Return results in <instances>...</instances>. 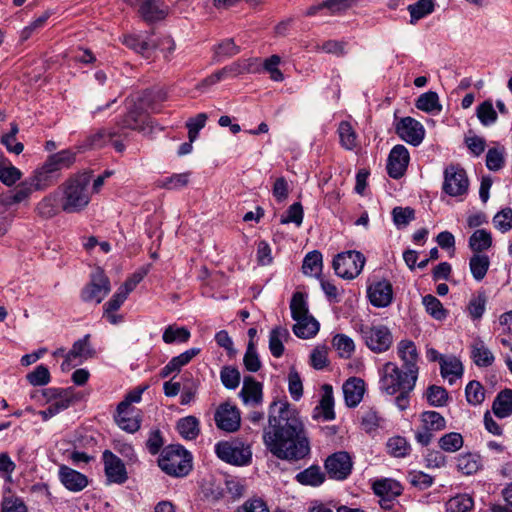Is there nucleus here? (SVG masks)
Wrapping results in <instances>:
<instances>
[{
    "mask_svg": "<svg viewBox=\"0 0 512 512\" xmlns=\"http://www.w3.org/2000/svg\"><path fill=\"white\" fill-rule=\"evenodd\" d=\"M481 467L480 456L473 453L459 455L457 458V468L464 475H472Z\"/></svg>",
    "mask_w": 512,
    "mask_h": 512,
    "instance_id": "e433bc0d",
    "label": "nucleus"
},
{
    "mask_svg": "<svg viewBox=\"0 0 512 512\" xmlns=\"http://www.w3.org/2000/svg\"><path fill=\"white\" fill-rule=\"evenodd\" d=\"M388 453L397 458L405 457L410 452V445L404 437L395 436L390 438L386 444Z\"/></svg>",
    "mask_w": 512,
    "mask_h": 512,
    "instance_id": "864d4df0",
    "label": "nucleus"
},
{
    "mask_svg": "<svg viewBox=\"0 0 512 512\" xmlns=\"http://www.w3.org/2000/svg\"><path fill=\"white\" fill-rule=\"evenodd\" d=\"M75 159L76 154L69 149H65L48 156L44 164L59 178L60 171L72 166Z\"/></svg>",
    "mask_w": 512,
    "mask_h": 512,
    "instance_id": "393cba45",
    "label": "nucleus"
},
{
    "mask_svg": "<svg viewBox=\"0 0 512 512\" xmlns=\"http://www.w3.org/2000/svg\"><path fill=\"white\" fill-rule=\"evenodd\" d=\"M364 255L358 251H346L339 253L333 259V269L335 273L344 279H354L357 277L365 265Z\"/></svg>",
    "mask_w": 512,
    "mask_h": 512,
    "instance_id": "0eeeda50",
    "label": "nucleus"
},
{
    "mask_svg": "<svg viewBox=\"0 0 512 512\" xmlns=\"http://www.w3.org/2000/svg\"><path fill=\"white\" fill-rule=\"evenodd\" d=\"M226 496L231 500H236L244 495L245 484L242 479L230 477L223 480Z\"/></svg>",
    "mask_w": 512,
    "mask_h": 512,
    "instance_id": "680f3d73",
    "label": "nucleus"
},
{
    "mask_svg": "<svg viewBox=\"0 0 512 512\" xmlns=\"http://www.w3.org/2000/svg\"><path fill=\"white\" fill-rule=\"evenodd\" d=\"M397 355L403 363V368L406 371H413L414 375L418 377L419 367V353L415 343L411 340L404 339L397 344Z\"/></svg>",
    "mask_w": 512,
    "mask_h": 512,
    "instance_id": "f3484780",
    "label": "nucleus"
},
{
    "mask_svg": "<svg viewBox=\"0 0 512 512\" xmlns=\"http://www.w3.org/2000/svg\"><path fill=\"white\" fill-rule=\"evenodd\" d=\"M417 379L413 371L401 370L396 363L386 362L379 369V390L390 396L402 390L413 391Z\"/></svg>",
    "mask_w": 512,
    "mask_h": 512,
    "instance_id": "7ed1b4c3",
    "label": "nucleus"
},
{
    "mask_svg": "<svg viewBox=\"0 0 512 512\" xmlns=\"http://www.w3.org/2000/svg\"><path fill=\"white\" fill-rule=\"evenodd\" d=\"M474 506V501L468 494H459L450 498L446 504V512H469Z\"/></svg>",
    "mask_w": 512,
    "mask_h": 512,
    "instance_id": "c03bdc74",
    "label": "nucleus"
},
{
    "mask_svg": "<svg viewBox=\"0 0 512 512\" xmlns=\"http://www.w3.org/2000/svg\"><path fill=\"white\" fill-rule=\"evenodd\" d=\"M314 419H322L324 421H331L335 419L334 412V396L332 386L324 384L322 386V395L319 404L313 411Z\"/></svg>",
    "mask_w": 512,
    "mask_h": 512,
    "instance_id": "a211bd4d",
    "label": "nucleus"
},
{
    "mask_svg": "<svg viewBox=\"0 0 512 512\" xmlns=\"http://www.w3.org/2000/svg\"><path fill=\"white\" fill-rule=\"evenodd\" d=\"M200 348H190L178 356L173 357L161 370L162 378L168 377L173 372H179L181 368L187 365L194 357L200 353Z\"/></svg>",
    "mask_w": 512,
    "mask_h": 512,
    "instance_id": "a878e982",
    "label": "nucleus"
},
{
    "mask_svg": "<svg viewBox=\"0 0 512 512\" xmlns=\"http://www.w3.org/2000/svg\"><path fill=\"white\" fill-rule=\"evenodd\" d=\"M396 134L408 144L418 146L424 139L423 125L412 117H404L395 123Z\"/></svg>",
    "mask_w": 512,
    "mask_h": 512,
    "instance_id": "9d476101",
    "label": "nucleus"
},
{
    "mask_svg": "<svg viewBox=\"0 0 512 512\" xmlns=\"http://www.w3.org/2000/svg\"><path fill=\"white\" fill-rule=\"evenodd\" d=\"M43 396L50 402L56 414L69 408L73 402L72 392L67 389L47 388L43 391Z\"/></svg>",
    "mask_w": 512,
    "mask_h": 512,
    "instance_id": "412c9836",
    "label": "nucleus"
},
{
    "mask_svg": "<svg viewBox=\"0 0 512 512\" xmlns=\"http://www.w3.org/2000/svg\"><path fill=\"white\" fill-rule=\"evenodd\" d=\"M494 227L502 233L512 229V209L504 208L493 217Z\"/></svg>",
    "mask_w": 512,
    "mask_h": 512,
    "instance_id": "338daca9",
    "label": "nucleus"
},
{
    "mask_svg": "<svg viewBox=\"0 0 512 512\" xmlns=\"http://www.w3.org/2000/svg\"><path fill=\"white\" fill-rule=\"evenodd\" d=\"M501 332L500 343L512 351V311L502 314L499 318Z\"/></svg>",
    "mask_w": 512,
    "mask_h": 512,
    "instance_id": "09e8293b",
    "label": "nucleus"
},
{
    "mask_svg": "<svg viewBox=\"0 0 512 512\" xmlns=\"http://www.w3.org/2000/svg\"><path fill=\"white\" fill-rule=\"evenodd\" d=\"M322 266V254L315 250L309 252L305 256L303 260L302 271L305 275L308 276H319L322 271Z\"/></svg>",
    "mask_w": 512,
    "mask_h": 512,
    "instance_id": "a19ab883",
    "label": "nucleus"
},
{
    "mask_svg": "<svg viewBox=\"0 0 512 512\" xmlns=\"http://www.w3.org/2000/svg\"><path fill=\"white\" fill-rule=\"evenodd\" d=\"M367 295L371 304L378 308H384L393 300L391 283L386 279L374 281L368 285Z\"/></svg>",
    "mask_w": 512,
    "mask_h": 512,
    "instance_id": "4468645a",
    "label": "nucleus"
},
{
    "mask_svg": "<svg viewBox=\"0 0 512 512\" xmlns=\"http://www.w3.org/2000/svg\"><path fill=\"white\" fill-rule=\"evenodd\" d=\"M295 478L302 485L317 487L324 482L325 475L319 466L313 465L299 472Z\"/></svg>",
    "mask_w": 512,
    "mask_h": 512,
    "instance_id": "f704fd0d",
    "label": "nucleus"
},
{
    "mask_svg": "<svg viewBox=\"0 0 512 512\" xmlns=\"http://www.w3.org/2000/svg\"><path fill=\"white\" fill-rule=\"evenodd\" d=\"M410 156L408 149L404 145L394 146L388 156L387 172L394 179L401 178L409 164Z\"/></svg>",
    "mask_w": 512,
    "mask_h": 512,
    "instance_id": "2eb2a0df",
    "label": "nucleus"
},
{
    "mask_svg": "<svg viewBox=\"0 0 512 512\" xmlns=\"http://www.w3.org/2000/svg\"><path fill=\"white\" fill-rule=\"evenodd\" d=\"M422 303L426 309V312L436 320H442L446 317L447 311L435 296L430 294L424 296Z\"/></svg>",
    "mask_w": 512,
    "mask_h": 512,
    "instance_id": "4d7b16f0",
    "label": "nucleus"
},
{
    "mask_svg": "<svg viewBox=\"0 0 512 512\" xmlns=\"http://www.w3.org/2000/svg\"><path fill=\"white\" fill-rule=\"evenodd\" d=\"M373 491L382 497L398 496L401 494V486L391 479L378 480L373 484Z\"/></svg>",
    "mask_w": 512,
    "mask_h": 512,
    "instance_id": "8fccbe9b",
    "label": "nucleus"
},
{
    "mask_svg": "<svg viewBox=\"0 0 512 512\" xmlns=\"http://www.w3.org/2000/svg\"><path fill=\"white\" fill-rule=\"evenodd\" d=\"M471 357L478 367L491 366L495 360L492 351L480 338L475 339L471 344Z\"/></svg>",
    "mask_w": 512,
    "mask_h": 512,
    "instance_id": "cd10ccee",
    "label": "nucleus"
},
{
    "mask_svg": "<svg viewBox=\"0 0 512 512\" xmlns=\"http://www.w3.org/2000/svg\"><path fill=\"white\" fill-rule=\"evenodd\" d=\"M466 399L471 405H479L484 401L485 391L478 381H470L465 389Z\"/></svg>",
    "mask_w": 512,
    "mask_h": 512,
    "instance_id": "0e129e2a",
    "label": "nucleus"
},
{
    "mask_svg": "<svg viewBox=\"0 0 512 512\" xmlns=\"http://www.w3.org/2000/svg\"><path fill=\"white\" fill-rule=\"evenodd\" d=\"M239 395L244 404L257 406L263 400L262 384L252 377H245Z\"/></svg>",
    "mask_w": 512,
    "mask_h": 512,
    "instance_id": "b1692460",
    "label": "nucleus"
},
{
    "mask_svg": "<svg viewBox=\"0 0 512 512\" xmlns=\"http://www.w3.org/2000/svg\"><path fill=\"white\" fill-rule=\"evenodd\" d=\"M127 2L131 6H138V13L146 22L162 20L168 14V9L162 5L161 0H127Z\"/></svg>",
    "mask_w": 512,
    "mask_h": 512,
    "instance_id": "dca6fc26",
    "label": "nucleus"
},
{
    "mask_svg": "<svg viewBox=\"0 0 512 512\" xmlns=\"http://www.w3.org/2000/svg\"><path fill=\"white\" fill-rule=\"evenodd\" d=\"M190 173L173 174L157 181V187L168 190H179L189 183Z\"/></svg>",
    "mask_w": 512,
    "mask_h": 512,
    "instance_id": "de8ad7c7",
    "label": "nucleus"
},
{
    "mask_svg": "<svg viewBox=\"0 0 512 512\" xmlns=\"http://www.w3.org/2000/svg\"><path fill=\"white\" fill-rule=\"evenodd\" d=\"M190 338V332L184 327H177L175 325L168 326L162 335V339L166 344L174 342L185 343Z\"/></svg>",
    "mask_w": 512,
    "mask_h": 512,
    "instance_id": "5fc2aeb1",
    "label": "nucleus"
},
{
    "mask_svg": "<svg viewBox=\"0 0 512 512\" xmlns=\"http://www.w3.org/2000/svg\"><path fill=\"white\" fill-rule=\"evenodd\" d=\"M220 379L225 388L234 390L240 384V372L232 366H224L220 371Z\"/></svg>",
    "mask_w": 512,
    "mask_h": 512,
    "instance_id": "052dcab7",
    "label": "nucleus"
},
{
    "mask_svg": "<svg viewBox=\"0 0 512 512\" xmlns=\"http://www.w3.org/2000/svg\"><path fill=\"white\" fill-rule=\"evenodd\" d=\"M89 338L90 335H85L83 338L77 340L69 351L70 355H73L76 359H80L79 363L91 358L94 354V351L90 346Z\"/></svg>",
    "mask_w": 512,
    "mask_h": 512,
    "instance_id": "6e6d98bb",
    "label": "nucleus"
},
{
    "mask_svg": "<svg viewBox=\"0 0 512 512\" xmlns=\"http://www.w3.org/2000/svg\"><path fill=\"white\" fill-rule=\"evenodd\" d=\"M22 178V172L7 159L0 161V181L11 187Z\"/></svg>",
    "mask_w": 512,
    "mask_h": 512,
    "instance_id": "58836bf2",
    "label": "nucleus"
},
{
    "mask_svg": "<svg viewBox=\"0 0 512 512\" xmlns=\"http://www.w3.org/2000/svg\"><path fill=\"white\" fill-rule=\"evenodd\" d=\"M440 369L442 377L448 379L449 384H453L463 374L462 363L455 357L441 358Z\"/></svg>",
    "mask_w": 512,
    "mask_h": 512,
    "instance_id": "473e14b6",
    "label": "nucleus"
},
{
    "mask_svg": "<svg viewBox=\"0 0 512 512\" xmlns=\"http://www.w3.org/2000/svg\"><path fill=\"white\" fill-rule=\"evenodd\" d=\"M422 426L431 431L438 432L444 430L446 427L445 418L436 411H425L421 414Z\"/></svg>",
    "mask_w": 512,
    "mask_h": 512,
    "instance_id": "37998d69",
    "label": "nucleus"
},
{
    "mask_svg": "<svg viewBox=\"0 0 512 512\" xmlns=\"http://www.w3.org/2000/svg\"><path fill=\"white\" fill-rule=\"evenodd\" d=\"M359 331L366 346L375 353L385 352L392 345V333L385 325H361Z\"/></svg>",
    "mask_w": 512,
    "mask_h": 512,
    "instance_id": "423d86ee",
    "label": "nucleus"
},
{
    "mask_svg": "<svg viewBox=\"0 0 512 512\" xmlns=\"http://www.w3.org/2000/svg\"><path fill=\"white\" fill-rule=\"evenodd\" d=\"M492 246V235L485 229H478L469 238V247L475 252L480 254L481 252L488 250Z\"/></svg>",
    "mask_w": 512,
    "mask_h": 512,
    "instance_id": "c9c22d12",
    "label": "nucleus"
},
{
    "mask_svg": "<svg viewBox=\"0 0 512 512\" xmlns=\"http://www.w3.org/2000/svg\"><path fill=\"white\" fill-rule=\"evenodd\" d=\"M352 467L351 457L344 451L330 455L325 461L327 473L336 480H345L351 474Z\"/></svg>",
    "mask_w": 512,
    "mask_h": 512,
    "instance_id": "9b49d317",
    "label": "nucleus"
},
{
    "mask_svg": "<svg viewBox=\"0 0 512 512\" xmlns=\"http://www.w3.org/2000/svg\"><path fill=\"white\" fill-rule=\"evenodd\" d=\"M280 63L281 58L278 55H272L262 61V70L269 73L270 78L276 82H281L284 80L283 73L278 69Z\"/></svg>",
    "mask_w": 512,
    "mask_h": 512,
    "instance_id": "69168bd1",
    "label": "nucleus"
},
{
    "mask_svg": "<svg viewBox=\"0 0 512 512\" xmlns=\"http://www.w3.org/2000/svg\"><path fill=\"white\" fill-rule=\"evenodd\" d=\"M263 443L280 460L298 461L310 453V442L303 421L287 401L275 400L269 405Z\"/></svg>",
    "mask_w": 512,
    "mask_h": 512,
    "instance_id": "f257e3e1",
    "label": "nucleus"
},
{
    "mask_svg": "<svg viewBox=\"0 0 512 512\" xmlns=\"http://www.w3.org/2000/svg\"><path fill=\"white\" fill-rule=\"evenodd\" d=\"M343 394L348 407H356L363 399L365 382L361 378L351 377L343 384Z\"/></svg>",
    "mask_w": 512,
    "mask_h": 512,
    "instance_id": "aec40b11",
    "label": "nucleus"
},
{
    "mask_svg": "<svg viewBox=\"0 0 512 512\" xmlns=\"http://www.w3.org/2000/svg\"><path fill=\"white\" fill-rule=\"evenodd\" d=\"M434 1L433 0H419L414 4L408 6V11L410 13V23L415 24L420 19L426 17L434 11Z\"/></svg>",
    "mask_w": 512,
    "mask_h": 512,
    "instance_id": "79ce46f5",
    "label": "nucleus"
},
{
    "mask_svg": "<svg viewBox=\"0 0 512 512\" xmlns=\"http://www.w3.org/2000/svg\"><path fill=\"white\" fill-rule=\"evenodd\" d=\"M290 310L293 320H298L310 315L305 295L302 292L293 294L290 302Z\"/></svg>",
    "mask_w": 512,
    "mask_h": 512,
    "instance_id": "603ef678",
    "label": "nucleus"
},
{
    "mask_svg": "<svg viewBox=\"0 0 512 512\" xmlns=\"http://www.w3.org/2000/svg\"><path fill=\"white\" fill-rule=\"evenodd\" d=\"M426 398L431 406L442 407L448 400V393L441 386L431 385L427 389Z\"/></svg>",
    "mask_w": 512,
    "mask_h": 512,
    "instance_id": "e2e57ef3",
    "label": "nucleus"
},
{
    "mask_svg": "<svg viewBox=\"0 0 512 512\" xmlns=\"http://www.w3.org/2000/svg\"><path fill=\"white\" fill-rule=\"evenodd\" d=\"M463 446V437L460 433L450 432L439 439V447L446 452H456Z\"/></svg>",
    "mask_w": 512,
    "mask_h": 512,
    "instance_id": "bf43d9fd",
    "label": "nucleus"
},
{
    "mask_svg": "<svg viewBox=\"0 0 512 512\" xmlns=\"http://www.w3.org/2000/svg\"><path fill=\"white\" fill-rule=\"evenodd\" d=\"M492 410L499 418H505L512 414V390L505 389L495 398Z\"/></svg>",
    "mask_w": 512,
    "mask_h": 512,
    "instance_id": "2f4dec72",
    "label": "nucleus"
},
{
    "mask_svg": "<svg viewBox=\"0 0 512 512\" xmlns=\"http://www.w3.org/2000/svg\"><path fill=\"white\" fill-rule=\"evenodd\" d=\"M115 421L122 430L129 433H134L140 428V420L134 408L117 406Z\"/></svg>",
    "mask_w": 512,
    "mask_h": 512,
    "instance_id": "bb28decb",
    "label": "nucleus"
},
{
    "mask_svg": "<svg viewBox=\"0 0 512 512\" xmlns=\"http://www.w3.org/2000/svg\"><path fill=\"white\" fill-rule=\"evenodd\" d=\"M416 107L424 112L431 113L434 111H441L442 106L439 102V97L436 92L428 91L419 96L416 101Z\"/></svg>",
    "mask_w": 512,
    "mask_h": 512,
    "instance_id": "49530a36",
    "label": "nucleus"
},
{
    "mask_svg": "<svg viewBox=\"0 0 512 512\" xmlns=\"http://www.w3.org/2000/svg\"><path fill=\"white\" fill-rule=\"evenodd\" d=\"M490 266L489 257L483 254H474L469 261L470 271L476 281H481L487 274Z\"/></svg>",
    "mask_w": 512,
    "mask_h": 512,
    "instance_id": "ea45409f",
    "label": "nucleus"
},
{
    "mask_svg": "<svg viewBox=\"0 0 512 512\" xmlns=\"http://www.w3.org/2000/svg\"><path fill=\"white\" fill-rule=\"evenodd\" d=\"M477 117L482 125L490 126L497 121V113L490 100L482 102L476 111Z\"/></svg>",
    "mask_w": 512,
    "mask_h": 512,
    "instance_id": "13d9d810",
    "label": "nucleus"
},
{
    "mask_svg": "<svg viewBox=\"0 0 512 512\" xmlns=\"http://www.w3.org/2000/svg\"><path fill=\"white\" fill-rule=\"evenodd\" d=\"M105 475L110 483L123 484L128 479L125 463L110 450L102 454Z\"/></svg>",
    "mask_w": 512,
    "mask_h": 512,
    "instance_id": "ddd939ff",
    "label": "nucleus"
},
{
    "mask_svg": "<svg viewBox=\"0 0 512 512\" xmlns=\"http://www.w3.org/2000/svg\"><path fill=\"white\" fill-rule=\"evenodd\" d=\"M338 134L340 143L345 149L352 150L357 146V135L349 122H340L338 127Z\"/></svg>",
    "mask_w": 512,
    "mask_h": 512,
    "instance_id": "3c124183",
    "label": "nucleus"
},
{
    "mask_svg": "<svg viewBox=\"0 0 512 512\" xmlns=\"http://www.w3.org/2000/svg\"><path fill=\"white\" fill-rule=\"evenodd\" d=\"M110 292V282L104 272L97 269L93 274L90 283L83 289L81 297L85 302L99 304Z\"/></svg>",
    "mask_w": 512,
    "mask_h": 512,
    "instance_id": "1a4fd4ad",
    "label": "nucleus"
},
{
    "mask_svg": "<svg viewBox=\"0 0 512 512\" xmlns=\"http://www.w3.org/2000/svg\"><path fill=\"white\" fill-rule=\"evenodd\" d=\"M1 512H28V508L20 497L9 495L2 499Z\"/></svg>",
    "mask_w": 512,
    "mask_h": 512,
    "instance_id": "774afa93",
    "label": "nucleus"
},
{
    "mask_svg": "<svg viewBox=\"0 0 512 512\" xmlns=\"http://www.w3.org/2000/svg\"><path fill=\"white\" fill-rule=\"evenodd\" d=\"M158 464L166 474L184 477L192 469V457L183 447L171 445L162 451Z\"/></svg>",
    "mask_w": 512,
    "mask_h": 512,
    "instance_id": "20e7f679",
    "label": "nucleus"
},
{
    "mask_svg": "<svg viewBox=\"0 0 512 512\" xmlns=\"http://www.w3.org/2000/svg\"><path fill=\"white\" fill-rule=\"evenodd\" d=\"M58 474L60 482L69 491L79 492L88 485V479L84 474L66 465H61L59 467Z\"/></svg>",
    "mask_w": 512,
    "mask_h": 512,
    "instance_id": "6ab92c4d",
    "label": "nucleus"
},
{
    "mask_svg": "<svg viewBox=\"0 0 512 512\" xmlns=\"http://www.w3.org/2000/svg\"><path fill=\"white\" fill-rule=\"evenodd\" d=\"M91 175L78 173L69 177L58 188L61 192V209L66 213L83 211L91 201L89 186Z\"/></svg>",
    "mask_w": 512,
    "mask_h": 512,
    "instance_id": "f03ea898",
    "label": "nucleus"
},
{
    "mask_svg": "<svg viewBox=\"0 0 512 512\" xmlns=\"http://www.w3.org/2000/svg\"><path fill=\"white\" fill-rule=\"evenodd\" d=\"M35 191H37L35 186L27 177L8 194L1 196L0 200L5 205L19 204L24 201H27L31 197L32 193Z\"/></svg>",
    "mask_w": 512,
    "mask_h": 512,
    "instance_id": "4be33fe9",
    "label": "nucleus"
},
{
    "mask_svg": "<svg viewBox=\"0 0 512 512\" xmlns=\"http://www.w3.org/2000/svg\"><path fill=\"white\" fill-rule=\"evenodd\" d=\"M61 209L59 195L57 192H51L44 196L35 206V213L42 219H51L58 215Z\"/></svg>",
    "mask_w": 512,
    "mask_h": 512,
    "instance_id": "5701e85b",
    "label": "nucleus"
},
{
    "mask_svg": "<svg viewBox=\"0 0 512 512\" xmlns=\"http://www.w3.org/2000/svg\"><path fill=\"white\" fill-rule=\"evenodd\" d=\"M28 178L38 191L46 190L58 181V177L46 164L37 168Z\"/></svg>",
    "mask_w": 512,
    "mask_h": 512,
    "instance_id": "c85d7f7f",
    "label": "nucleus"
},
{
    "mask_svg": "<svg viewBox=\"0 0 512 512\" xmlns=\"http://www.w3.org/2000/svg\"><path fill=\"white\" fill-rule=\"evenodd\" d=\"M119 135L116 129H100L86 139L85 146L91 149H100L107 145L112 139Z\"/></svg>",
    "mask_w": 512,
    "mask_h": 512,
    "instance_id": "72a5a7b5",
    "label": "nucleus"
},
{
    "mask_svg": "<svg viewBox=\"0 0 512 512\" xmlns=\"http://www.w3.org/2000/svg\"><path fill=\"white\" fill-rule=\"evenodd\" d=\"M290 337L288 329L277 326L270 331L269 350L275 358H280L284 353V341Z\"/></svg>",
    "mask_w": 512,
    "mask_h": 512,
    "instance_id": "7c9ffc66",
    "label": "nucleus"
},
{
    "mask_svg": "<svg viewBox=\"0 0 512 512\" xmlns=\"http://www.w3.org/2000/svg\"><path fill=\"white\" fill-rule=\"evenodd\" d=\"M177 430L185 439H195L199 434V422L194 416L184 417L178 421Z\"/></svg>",
    "mask_w": 512,
    "mask_h": 512,
    "instance_id": "a18cd8bd",
    "label": "nucleus"
},
{
    "mask_svg": "<svg viewBox=\"0 0 512 512\" xmlns=\"http://www.w3.org/2000/svg\"><path fill=\"white\" fill-rule=\"evenodd\" d=\"M292 328L294 334L302 339L314 337L319 331V322L311 315L295 320Z\"/></svg>",
    "mask_w": 512,
    "mask_h": 512,
    "instance_id": "c756f323",
    "label": "nucleus"
},
{
    "mask_svg": "<svg viewBox=\"0 0 512 512\" xmlns=\"http://www.w3.org/2000/svg\"><path fill=\"white\" fill-rule=\"evenodd\" d=\"M244 70L242 67V61H237L232 63L229 66L222 68L221 70L213 73L209 77H207L202 84L203 85H213L221 81L222 79L228 76H237L239 74H243Z\"/></svg>",
    "mask_w": 512,
    "mask_h": 512,
    "instance_id": "4c0bfd02",
    "label": "nucleus"
},
{
    "mask_svg": "<svg viewBox=\"0 0 512 512\" xmlns=\"http://www.w3.org/2000/svg\"><path fill=\"white\" fill-rule=\"evenodd\" d=\"M216 455L224 462L234 466H246L252 460V450L239 440L221 441L215 445Z\"/></svg>",
    "mask_w": 512,
    "mask_h": 512,
    "instance_id": "39448f33",
    "label": "nucleus"
},
{
    "mask_svg": "<svg viewBox=\"0 0 512 512\" xmlns=\"http://www.w3.org/2000/svg\"><path fill=\"white\" fill-rule=\"evenodd\" d=\"M216 426L226 432H235L241 423L238 408L230 403L221 404L214 415Z\"/></svg>",
    "mask_w": 512,
    "mask_h": 512,
    "instance_id": "f8f14e48",
    "label": "nucleus"
},
{
    "mask_svg": "<svg viewBox=\"0 0 512 512\" xmlns=\"http://www.w3.org/2000/svg\"><path fill=\"white\" fill-rule=\"evenodd\" d=\"M469 180L466 171L458 165H449L444 170L443 191L452 197L467 193Z\"/></svg>",
    "mask_w": 512,
    "mask_h": 512,
    "instance_id": "6e6552de",
    "label": "nucleus"
}]
</instances>
